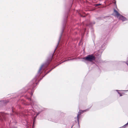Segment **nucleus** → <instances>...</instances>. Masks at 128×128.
<instances>
[{
    "instance_id": "obj_1",
    "label": "nucleus",
    "mask_w": 128,
    "mask_h": 128,
    "mask_svg": "<svg viewBox=\"0 0 128 128\" xmlns=\"http://www.w3.org/2000/svg\"><path fill=\"white\" fill-rule=\"evenodd\" d=\"M95 58L94 56L92 55H89L83 58V61L85 62L86 61L92 62L94 60Z\"/></svg>"
},
{
    "instance_id": "obj_2",
    "label": "nucleus",
    "mask_w": 128,
    "mask_h": 128,
    "mask_svg": "<svg viewBox=\"0 0 128 128\" xmlns=\"http://www.w3.org/2000/svg\"><path fill=\"white\" fill-rule=\"evenodd\" d=\"M36 79L37 77H36V78L34 79L29 84L30 85V86H31L30 88H32V92L30 94V95L32 96V92L34 91L33 88L36 85V83L35 82L36 81Z\"/></svg>"
},
{
    "instance_id": "obj_14",
    "label": "nucleus",
    "mask_w": 128,
    "mask_h": 128,
    "mask_svg": "<svg viewBox=\"0 0 128 128\" xmlns=\"http://www.w3.org/2000/svg\"><path fill=\"white\" fill-rule=\"evenodd\" d=\"M25 88V89H26V90H27V88Z\"/></svg>"
},
{
    "instance_id": "obj_10",
    "label": "nucleus",
    "mask_w": 128,
    "mask_h": 128,
    "mask_svg": "<svg viewBox=\"0 0 128 128\" xmlns=\"http://www.w3.org/2000/svg\"><path fill=\"white\" fill-rule=\"evenodd\" d=\"M54 68H52L51 70H50L45 75H46L48 73H49L50 72L52 69H53Z\"/></svg>"
},
{
    "instance_id": "obj_7",
    "label": "nucleus",
    "mask_w": 128,
    "mask_h": 128,
    "mask_svg": "<svg viewBox=\"0 0 128 128\" xmlns=\"http://www.w3.org/2000/svg\"><path fill=\"white\" fill-rule=\"evenodd\" d=\"M116 91L118 92V93L119 94L120 96H122L124 95V94H122V92H119V90H116Z\"/></svg>"
},
{
    "instance_id": "obj_5",
    "label": "nucleus",
    "mask_w": 128,
    "mask_h": 128,
    "mask_svg": "<svg viewBox=\"0 0 128 128\" xmlns=\"http://www.w3.org/2000/svg\"><path fill=\"white\" fill-rule=\"evenodd\" d=\"M44 66V64L42 65V66H41V67H40V68L39 69V70L38 72V75H39L41 74V73H40V72L41 70L42 67Z\"/></svg>"
},
{
    "instance_id": "obj_17",
    "label": "nucleus",
    "mask_w": 128,
    "mask_h": 128,
    "mask_svg": "<svg viewBox=\"0 0 128 128\" xmlns=\"http://www.w3.org/2000/svg\"><path fill=\"white\" fill-rule=\"evenodd\" d=\"M24 90V89H23V90Z\"/></svg>"
},
{
    "instance_id": "obj_6",
    "label": "nucleus",
    "mask_w": 128,
    "mask_h": 128,
    "mask_svg": "<svg viewBox=\"0 0 128 128\" xmlns=\"http://www.w3.org/2000/svg\"><path fill=\"white\" fill-rule=\"evenodd\" d=\"M53 54H52V55H51L50 57V58L48 59V62L49 63L52 60V56L53 55Z\"/></svg>"
},
{
    "instance_id": "obj_11",
    "label": "nucleus",
    "mask_w": 128,
    "mask_h": 128,
    "mask_svg": "<svg viewBox=\"0 0 128 128\" xmlns=\"http://www.w3.org/2000/svg\"><path fill=\"white\" fill-rule=\"evenodd\" d=\"M61 36H60V39H59V40L58 41V44H57V46H58V44H59V42H60V39L61 38Z\"/></svg>"
},
{
    "instance_id": "obj_13",
    "label": "nucleus",
    "mask_w": 128,
    "mask_h": 128,
    "mask_svg": "<svg viewBox=\"0 0 128 128\" xmlns=\"http://www.w3.org/2000/svg\"><path fill=\"white\" fill-rule=\"evenodd\" d=\"M26 90H25V91H24L23 92H26Z\"/></svg>"
},
{
    "instance_id": "obj_12",
    "label": "nucleus",
    "mask_w": 128,
    "mask_h": 128,
    "mask_svg": "<svg viewBox=\"0 0 128 128\" xmlns=\"http://www.w3.org/2000/svg\"><path fill=\"white\" fill-rule=\"evenodd\" d=\"M101 5V4H96V6H99V5Z\"/></svg>"
},
{
    "instance_id": "obj_16",
    "label": "nucleus",
    "mask_w": 128,
    "mask_h": 128,
    "mask_svg": "<svg viewBox=\"0 0 128 128\" xmlns=\"http://www.w3.org/2000/svg\"><path fill=\"white\" fill-rule=\"evenodd\" d=\"M86 30V29H85V30H84V32H85V30Z\"/></svg>"
},
{
    "instance_id": "obj_9",
    "label": "nucleus",
    "mask_w": 128,
    "mask_h": 128,
    "mask_svg": "<svg viewBox=\"0 0 128 128\" xmlns=\"http://www.w3.org/2000/svg\"><path fill=\"white\" fill-rule=\"evenodd\" d=\"M73 60V59H70V60H64V61L62 62H62H65V61H68V60Z\"/></svg>"
},
{
    "instance_id": "obj_15",
    "label": "nucleus",
    "mask_w": 128,
    "mask_h": 128,
    "mask_svg": "<svg viewBox=\"0 0 128 128\" xmlns=\"http://www.w3.org/2000/svg\"><path fill=\"white\" fill-rule=\"evenodd\" d=\"M29 99L30 100H31V98H29Z\"/></svg>"
},
{
    "instance_id": "obj_3",
    "label": "nucleus",
    "mask_w": 128,
    "mask_h": 128,
    "mask_svg": "<svg viewBox=\"0 0 128 128\" xmlns=\"http://www.w3.org/2000/svg\"><path fill=\"white\" fill-rule=\"evenodd\" d=\"M114 12L115 13V14L117 17L119 18V20H122V21L126 20V18L120 15L118 12L115 9L114 10Z\"/></svg>"
},
{
    "instance_id": "obj_4",
    "label": "nucleus",
    "mask_w": 128,
    "mask_h": 128,
    "mask_svg": "<svg viewBox=\"0 0 128 128\" xmlns=\"http://www.w3.org/2000/svg\"><path fill=\"white\" fill-rule=\"evenodd\" d=\"M86 110H84L83 111H82V110H80L78 112V114L77 115V119H78V124H79V118H78V116H79L81 114V113H82L83 112H85Z\"/></svg>"
},
{
    "instance_id": "obj_8",
    "label": "nucleus",
    "mask_w": 128,
    "mask_h": 128,
    "mask_svg": "<svg viewBox=\"0 0 128 128\" xmlns=\"http://www.w3.org/2000/svg\"><path fill=\"white\" fill-rule=\"evenodd\" d=\"M128 124V122L123 127H122V128H125V127Z\"/></svg>"
}]
</instances>
